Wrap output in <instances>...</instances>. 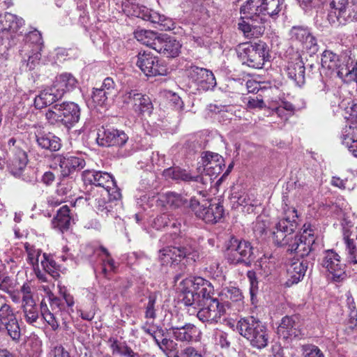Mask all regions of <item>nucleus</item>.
Masks as SVG:
<instances>
[{"label":"nucleus","instance_id":"1","mask_svg":"<svg viewBox=\"0 0 357 357\" xmlns=\"http://www.w3.org/2000/svg\"><path fill=\"white\" fill-rule=\"evenodd\" d=\"M236 328L239 334L245 337L250 346L262 349L268 346L269 335L266 326L254 317L241 318L238 320Z\"/></svg>","mask_w":357,"mask_h":357},{"label":"nucleus","instance_id":"2","mask_svg":"<svg viewBox=\"0 0 357 357\" xmlns=\"http://www.w3.org/2000/svg\"><path fill=\"white\" fill-rule=\"evenodd\" d=\"M45 119L53 126H63L70 128L80 119V108L74 102H63L50 107L45 112Z\"/></svg>","mask_w":357,"mask_h":357},{"label":"nucleus","instance_id":"3","mask_svg":"<svg viewBox=\"0 0 357 357\" xmlns=\"http://www.w3.org/2000/svg\"><path fill=\"white\" fill-rule=\"evenodd\" d=\"M237 54L243 64L257 69L262 68L270 57L268 47L261 40L240 44Z\"/></svg>","mask_w":357,"mask_h":357},{"label":"nucleus","instance_id":"4","mask_svg":"<svg viewBox=\"0 0 357 357\" xmlns=\"http://www.w3.org/2000/svg\"><path fill=\"white\" fill-rule=\"evenodd\" d=\"M82 180L86 185H94L100 188L102 196L110 197L113 199H119L121 197L120 189L117 187L114 177L109 173L93 169L84 170L82 174Z\"/></svg>","mask_w":357,"mask_h":357},{"label":"nucleus","instance_id":"5","mask_svg":"<svg viewBox=\"0 0 357 357\" xmlns=\"http://www.w3.org/2000/svg\"><path fill=\"white\" fill-rule=\"evenodd\" d=\"M284 217L275 225L273 231L274 242L280 247L285 245L288 241L295 234L296 227L297 211L294 207H289L287 204L283 207Z\"/></svg>","mask_w":357,"mask_h":357},{"label":"nucleus","instance_id":"6","mask_svg":"<svg viewBox=\"0 0 357 357\" xmlns=\"http://www.w3.org/2000/svg\"><path fill=\"white\" fill-rule=\"evenodd\" d=\"M314 242V227L305 223L303 227V234H295L283 247H287V252L303 258L312 251Z\"/></svg>","mask_w":357,"mask_h":357},{"label":"nucleus","instance_id":"7","mask_svg":"<svg viewBox=\"0 0 357 357\" xmlns=\"http://www.w3.org/2000/svg\"><path fill=\"white\" fill-rule=\"evenodd\" d=\"M226 259L231 264L248 265L253 259V247L246 241L231 238L226 250Z\"/></svg>","mask_w":357,"mask_h":357},{"label":"nucleus","instance_id":"8","mask_svg":"<svg viewBox=\"0 0 357 357\" xmlns=\"http://www.w3.org/2000/svg\"><path fill=\"white\" fill-rule=\"evenodd\" d=\"M159 258L163 264H173L181 259H185L188 264H194L199 258L196 248L192 245H183L178 247H167L160 250Z\"/></svg>","mask_w":357,"mask_h":357},{"label":"nucleus","instance_id":"9","mask_svg":"<svg viewBox=\"0 0 357 357\" xmlns=\"http://www.w3.org/2000/svg\"><path fill=\"white\" fill-rule=\"evenodd\" d=\"M190 208L195 215L206 223L215 224L223 217V206L220 204H210L207 200H204L202 204L195 197L190 202Z\"/></svg>","mask_w":357,"mask_h":357},{"label":"nucleus","instance_id":"10","mask_svg":"<svg viewBox=\"0 0 357 357\" xmlns=\"http://www.w3.org/2000/svg\"><path fill=\"white\" fill-rule=\"evenodd\" d=\"M289 34L291 42L309 55L312 56L318 52L319 45L317 39L307 26H294Z\"/></svg>","mask_w":357,"mask_h":357},{"label":"nucleus","instance_id":"11","mask_svg":"<svg viewBox=\"0 0 357 357\" xmlns=\"http://www.w3.org/2000/svg\"><path fill=\"white\" fill-rule=\"evenodd\" d=\"M228 307L227 303H221L217 298L206 300V303L197 305L196 309H199L197 317L202 322L218 323Z\"/></svg>","mask_w":357,"mask_h":357},{"label":"nucleus","instance_id":"12","mask_svg":"<svg viewBox=\"0 0 357 357\" xmlns=\"http://www.w3.org/2000/svg\"><path fill=\"white\" fill-rule=\"evenodd\" d=\"M97 135V143L102 146H123L128 140V136L123 130L113 128L102 127Z\"/></svg>","mask_w":357,"mask_h":357},{"label":"nucleus","instance_id":"13","mask_svg":"<svg viewBox=\"0 0 357 357\" xmlns=\"http://www.w3.org/2000/svg\"><path fill=\"white\" fill-rule=\"evenodd\" d=\"M136 64L146 76L164 75L167 73L166 67L151 53H139Z\"/></svg>","mask_w":357,"mask_h":357},{"label":"nucleus","instance_id":"14","mask_svg":"<svg viewBox=\"0 0 357 357\" xmlns=\"http://www.w3.org/2000/svg\"><path fill=\"white\" fill-rule=\"evenodd\" d=\"M186 73L190 79L202 90H208L216 85L213 73L206 68L190 66L186 68Z\"/></svg>","mask_w":357,"mask_h":357},{"label":"nucleus","instance_id":"15","mask_svg":"<svg viewBox=\"0 0 357 357\" xmlns=\"http://www.w3.org/2000/svg\"><path fill=\"white\" fill-rule=\"evenodd\" d=\"M163 176L166 178H171L177 182L183 181L186 183L196 182L203 186H207L211 183V178H205L204 176L192 175V173L179 167H170L164 170Z\"/></svg>","mask_w":357,"mask_h":357},{"label":"nucleus","instance_id":"16","mask_svg":"<svg viewBox=\"0 0 357 357\" xmlns=\"http://www.w3.org/2000/svg\"><path fill=\"white\" fill-rule=\"evenodd\" d=\"M202 163L203 166V172L200 176L205 178H211V183L213 178H216L222 171V167L225 166L223 158L216 153L206 152L202 157Z\"/></svg>","mask_w":357,"mask_h":357},{"label":"nucleus","instance_id":"17","mask_svg":"<svg viewBox=\"0 0 357 357\" xmlns=\"http://www.w3.org/2000/svg\"><path fill=\"white\" fill-rule=\"evenodd\" d=\"M142 13L138 10L137 17L142 18L145 21L150 22L155 24V27L160 31H170L175 28V23L170 18L152 10L148 8H143Z\"/></svg>","mask_w":357,"mask_h":357},{"label":"nucleus","instance_id":"18","mask_svg":"<svg viewBox=\"0 0 357 357\" xmlns=\"http://www.w3.org/2000/svg\"><path fill=\"white\" fill-rule=\"evenodd\" d=\"M24 24V20L16 15L10 13L0 15V33L8 39L13 38Z\"/></svg>","mask_w":357,"mask_h":357},{"label":"nucleus","instance_id":"19","mask_svg":"<svg viewBox=\"0 0 357 357\" xmlns=\"http://www.w3.org/2000/svg\"><path fill=\"white\" fill-rule=\"evenodd\" d=\"M181 44L174 37L160 34L154 43V50L167 57L174 58L178 55Z\"/></svg>","mask_w":357,"mask_h":357},{"label":"nucleus","instance_id":"20","mask_svg":"<svg viewBox=\"0 0 357 357\" xmlns=\"http://www.w3.org/2000/svg\"><path fill=\"white\" fill-rule=\"evenodd\" d=\"M55 159L59 164L61 176L63 178L68 177L74 172L81 170L86 165L82 158L74 155H58Z\"/></svg>","mask_w":357,"mask_h":357},{"label":"nucleus","instance_id":"21","mask_svg":"<svg viewBox=\"0 0 357 357\" xmlns=\"http://www.w3.org/2000/svg\"><path fill=\"white\" fill-rule=\"evenodd\" d=\"M213 292L214 288L209 281L201 277H196L193 293L195 301L191 306L196 309L197 305L206 303V300L214 299L215 298H212Z\"/></svg>","mask_w":357,"mask_h":357},{"label":"nucleus","instance_id":"22","mask_svg":"<svg viewBox=\"0 0 357 357\" xmlns=\"http://www.w3.org/2000/svg\"><path fill=\"white\" fill-rule=\"evenodd\" d=\"M335 281H340L344 277L343 265L340 263V256L333 250H327L321 263Z\"/></svg>","mask_w":357,"mask_h":357},{"label":"nucleus","instance_id":"23","mask_svg":"<svg viewBox=\"0 0 357 357\" xmlns=\"http://www.w3.org/2000/svg\"><path fill=\"white\" fill-rule=\"evenodd\" d=\"M87 200L101 215L113 216L114 215V203L112 202L114 199L110 197L102 196L101 192H96L95 188L91 190Z\"/></svg>","mask_w":357,"mask_h":357},{"label":"nucleus","instance_id":"24","mask_svg":"<svg viewBox=\"0 0 357 357\" xmlns=\"http://www.w3.org/2000/svg\"><path fill=\"white\" fill-rule=\"evenodd\" d=\"M169 331L177 341L183 342H190L197 340L200 333L199 329L190 323L181 326L172 325Z\"/></svg>","mask_w":357,"mask_h":357},{"label":"nucleus","instance_id":"25","mask_svg":"<svg viewBox=\"0 0 357 357\" xmlns=\"http://www.w3.org/2000/svg\"><path fill=\"white\" fill-rule=\"evenodd\" d=\"M296 316H285L277 328V333L284 340L292 339L300 334L299 326Z\"/></svg>","mask_w":357,"mask_h":357},{"label":"nucleus","instance_id":"26","mask_svg":"<svg viewBox=\"0 0 357 357\" xmlns=\"http://www.w3.org/2000/svg\"><path fill=\"white\" fill-rule=\"evenodd\" d=\"M63 91L58 89L54 85L47 88L39 93L34 99V105L36 109H43L52 105L62 98Z\"/></svg>","mask_w":357,"mask_h":357},{"label":"nucleus","instance_id":"27","mask_svg":"<svg viewBox=\"0 0 357 357\" xmlns=\"http://www.w3.org/2000/svg\"><path fill=\"white\" fill-rule=\"evenodd\" d=\"M288 77L294 80L298 86L305 82L304 63L299 54L296 53L295 58L288 62L286 68Z\"/></svg>","mask_w":357,"mask_h":357},{"label":"nucleus","instance_id":"28","mask_svg":"<svg viewBox=\"0 0 357 357\" xmlns=\"http://www.w3.org/2000/svg\"><path fill=\"white\" fill-rule=\"evenodd\" d=\"M261 2V0H247L245 3L241 7L242 18L263 24L266 19L263 17Z\"/></svg>","mask_w":357,"mask_h":357},{"label":"nucleus","instance_id":"29","mask_svg":"<svg viewBox=\"0 0 357 357\" xmlns=\"http://www.w3.org/2000/svg\"><path fill=\"white\" fill-rule=\"evenodd\" d=\"M350 58H349L346 63L341 62L340 56L331 50H325L321 54V67L324 69L331 70L332 73H335L340 77L338 72L343 68L342 67L349 65Z\"/></svg>","mask_w":357,"mask_h":357},{"label":"nucleus","instance_id":"30","mask_svg":"<svg viewBox=\"0 0 357 357\" xmlns=\"http://www.w3.org/2000/svg\"><path fill=\"white\" fill-rule=\"evenodd\" d=\"M36 141L38 146L50 151H57L61 147V139L52 132L36 133Z\"/></svg>","mask_w":357,"mask_h":357},{"label":"nucleus","instance_id":"31","mask_svg":"<svg viewBox=\"0 0 357 357\" xmlns=\"http://www.w3.org/2000/svg\"><path fill=\"white\" fill-rule=\"evenodd\" d=\"M162 343L170 350L167 353V357H202L192 347H185L181 351L177 350L178 344L172 340L163 338Z\"/></svg>","mask_w":357,"mask_h":357},{"label":"nucleus","instance_id":"32","mask_svg":"<svg viewBox=\"0 0 357 357\" xmlns=\"http://www.w3.org/2000/svg\"><path fill=\"white\" fill-rule=\"evenodd\" d=\"M308 268V262L306 259L296 260L292 262L287 268V273L289 276L288 282L296 284L301 281Z\"/></svg>","mask_w":357,"mask_h":357},{"label":"nucleus","instance_id":"33","mask_svg":"<svg viewBox=\"0 0 357 357\" xmlns=\"http://www.w3.org/2000/svg\"><path fill=\"white\" fill-rule=\"evenodd\" d=\"M195 286V278H186L178 284V289L182 294V302L186 306H191L195 299L193 293Z\"/></svg>","mask_w":357,"mask_h":357},{"label":"nucleus","instance_id":"34","mask_svg":"<svg viewBox=\"0 0 357 357\" xmlns=\"http://www.w3.org/2000/svg\"><path fill=\"white\" fill-rule=\"evenodd\" d=\"M27 162L28 158L26 152L22 150L17 151L9 162L10 172L15 176H19L26 167Z\"/></svg>","mask_w":357,"mask_h":357},{"label":"nucleus","instance_id":"35","mask_svg":"<svg viewBox=\"0 0 357 357\" xmlns=\"http://www.w3.org/2000/svg\"><path fill=\"white\" fill-rule=\"evenodd\" d=\"M73 220L70 210L66 205L63 206L57 211L56 216L53 220L55 227H58L61 231L67 230L70 224V221Z\"/></svg>","mask_w":357,"mask_h":357},{"label":"nucleus","instance_id":"36","mask_svg":"<svg viewBox=\"0 0 357 357\" xmlns=\"http://www.w3.org/2000/svg\"><path fill=\"white\" fill-rule=\"evenodd\" d=\"M77 84V79L71 73H63L56 77L53 85L58 89H62L64 95L67 91L75 89Z\"/></svg>","mask_w":357,"mask_h":357},{"label":"nucleus","instance_id":"37","mask_svg":"<svg viewBox=\"0 0 357 357\" xmlns=\"http://www.w3.org/2000/svg\"><path fill=\"white\" fill-rule=\"evenodd\" d=\"M257 23L252 21V24H250L243 20L238 23V29L243 33L245 38H258L264 33V27L262 25H257Z\"/></svg>","mask_w":357,"mask_h":357},{"label":"nucleus","instance_id":"38","mask_svg":"<svg viewBox=\"0 0 357 357\" xmlns=\"http://www.w3.org/2000/svg\"><path fill=\"white\" fill-rule=\"evenodd\" d=\"M284 0H261V9L263 17L267 15L271 17L277 16L284 7Z\"/></svg>","mask_w":357,"mask_h":357},{"label":"nucleus","instance_id":"39","mask_svg":"<svg viewBox=\"0 0 357 357\" xmlns=\"http://www.w3.org/2000/svg\"><path fill=\"white\" fill-rule=\"evenodd\" d=\"M132 108L135 112L140 114L145 113L150 114L152 112L153 104L149 96L140 93L139 96H137Z\"/></svg>","mask_w":357,"mask_h":357},{"label":"nucleus","instance_id":"40","mask_svg":"<svg viewBox=\"0 0 357 357\" xmlns=\"http://www.w3.org/2000/svg\"><path fill=\"white\" fill-rule=\"evenodd\" d=\"M135 38L141 43L154 50V43L158 38L155 32L150 30L140 29L134 32Z\"/></svg>","mask_w":357,"mask_h":357},{"label":"nucleus","instance_id":"41","mask_svg":"<svg viewBox=\"0 0 357 357\" xmlns=\"http://www.w3.org/2000/svg\"><path fill=\"white\" fill-rule=\"evenodd\" d=\"M22 310L26 321L29 324H33L39 317V311L35 301L28 300V303H23Z\"/></svg>","mask_w":357,"mask_h":357},{"label":"nucleus","instance_id":"42","mask_svg":"<svg viewBox=\"0 0 357 357\" xmlns=\"http://www.w3.org/2000/svg\"><path fill=\"white\" fill-rule=\"evenodd\" d=\"M256 266L258 273L263 278H266L275 269V261L272 257H268L264 255L257 261Z\"/></svg>","mask_w":357,"mask_h":357},{"label":"nucleus","instance_id":"43","mask_svg":"<svg viewBox=\"0 0 357 357\" xmlns=\"http://www.w3.org/2000/svg\"><path fill=\"white\" fill-rule=\"evenodd\" d=\"M165 202L167 204L173 209L179 208L188 202L187 199L182 195L174 192H167L164 195Z\"/></svg>","mask_w":357,"mask_h":357},{"label":"nucleus","instance_id":"44","mask_svg":"<svg viewBox=\"0 0 357 357\" xmlns=\"http://www.w3.org/2000/svg\"><path fill=\"white\" fill-rule=\"evenodd\" d=\"M24 248L27 253V261L30 264L34 270L38 268L39 261H40L41 250L36 249L33 245L29 243H25Z\"/></svg>","mask_w":357,"mask_h":357},{"label":"nucleus","instance_id":"45","mask_svg":"<svg viewBox=\"0 0 357 357\" xmlns=\"http://www.w3.org/2000/svg\"><path fill=\"white\" fill-rule=\"evenodd\" d=\"M1 325L3 326V331H6L8 335H9L13 341L18 342L20 340L21 331L17 318L1 324Z\"/></svg>","mask_w":357,"mask_h":357},{"label":"nucleus","instance_id":"46","mask_svg":"<svg viewBox=\"0 0 357 357\" xmlns=\"http://www.w3.org/2000/svg\"><path fill=\"white\" fill-rule=\"evenodd\" d=\"M148 301L145 305L144 316L146 319H155L156 318L158 293L151 292L149 294Z\"/></svg>","mask_w":357,"mask_h":357},{"label":"nucleus","instance_id":"47","mask_svg":"<svg viewBox=\"0 0 357 357\" xmlns=\"http://www.w3.org/2000/svg\"><path fill=\"white\" fill-rule=\"evenodd\" d=\"M26 46L30 47L31 45H33L34 50H42L43 47V40L40 31L35 29L29 32L26 36Z\"/></svg>","mask_w":357,"mask_h":357},{"label":"nucleus","instance_id":"48","mask_svg":"<svg viewBox=\"0 0 357 357\" xmlns=\"http://www.w3.org/2000/svg\"><path fill=\"white\" fill-rule=\"evenodd\" d=\"M342 68L338 72L340 78L347 81L354 80L357 83V60L355 66H353V61L350 59L349 65Z\"/></svg>","mask_w":357,"mask_h":357},{"label":"nucleus","instance_id":"49","mask_svg":"<svg viewBox=\"0 0 357 357\" xmlns=\"http://www.w3.org/2000/svg\"><path fill=\"white\" fill-rule=\"evenodd\" d=\"M331 6L334 10V13L337 19L342 17L345 19L347 15V8L349 6L348 0H332Z\"/></svg>","mask_w":357,"mask_h":357},{"label":"nucleus","instance_id":"50","mask_svg":"<svg viewBox=\"0 0 357 357\" xmlns=\"http://www.w3.org/2000/svg\"><path fill=\"white\" fill-rule=\"evenodd\" d=\"M16 318L11 306L0 299V324L6 323Z\"/></svg>","mask_w":357,"mask_h":357},{"label":"nucleus","instance_id":"51","mask_svg":"<svg viewBox=\"0 0 357 357\" xmlns=\"http://www.w3.org/2000/svg\"><path fill=\"white\" fill-rule=\"evenodd\" d=\"M301 351L302 357H325L324 352L314 344H303Z\"/></svg>","mask_w":357,"mask_h":357},{"label":"nucleus","instance_id":"52","mask_svg":"<svg viewBox=\"0 0 357 357\" xmlns=\"http://www.w3.org/2000/svg\"><path fill=\"white\" fill-rule=\"evenodd\" d=\"M139 1L140 0H123L122 6L126 12L137 17L135 13L138 12V10L140 13H142V8H146V6L141 5Z\"/></svg>","mask_w":357,"mask_h":357},{"label":"nucleus","instance_id":"53","mask_svg":"<svg viewBox=\"0 0 357 357\" xmlns=\"http://www.w3.org/2000/svg\"><path fill=\"white\" fill-rule=\"evenodd\" d=\"M40 264L45 271L50 274L54 273V270L56 269V261L50 255L46 253H43L40 259Z\"/></svg>","mask_w":357,"mask_h":357},{"label":"nucleus","instance_id":"54","mask_svg":"<svg viewBox=\"0 0 357 357\" xmlns=\"http://www.w3.org/2000/svg\"><path fill=\"white\" fill-rule=\"evenodd\" d=\"M344 242L349 259L354 264H357V250L354 240L349 237H344Z\"/></svg>","mask_w":357,"mask_h":357},{"label":"nucleus","instance_id":"55","mask_svg":"<svg viewBox=\"0 0 357 357\" xmlns=\"http://www.w3.org/2000/svg\"><path fill=\"white\" fill-rule=\"evenodd\" d=\"M213 339L215 344L219 345L221 348H228L230 346L227 334L222 331L215 330L213 333Z\"/></svg>","mask_w":357,"mask_h":357},{"label":"nucleus","instance_id":"56","mask_svg":"<svg viewBox=\"0 0 357 357\" xmlns=\"http://www.w3.org/2000/svg\"><path fill=\"white\" fill-rule=\"evenodd\" d=\"M40 58L41 54L40 50H31V52L28 55V59L24 60V61L26 62V66L29 68V70H31L35 69L40 63Z\"/></svg>","mask_w":357,"mask_h":357},{"label":"nucleus","instance_id":"57","mask_svg":"<svg viewBox=\"0 0 357 357\" xmlns=\"http://www.w3.org/2000/svg\"><path fill=\"white\" fill-rule=\"evenodd\" d=\"M342 144L348 148L349 151L357 158V130L351 137L345 136Z\"/></svg>","mask_w":357,"mask_h":357},{"label":"nucleus","instance_id":"58","mask_svg":"<svg viewBox=\"0 0 357 357\" xmlns=\"http://www.w3.org/2000/svg\"><path fill=\"white\" fill-rule=\"evenodd\" d=\"M110 97H112L110 95L98 88L94 89L91 96L93 101L99 105H105L107 99Z\"/></svg>","mask_w":357,"mask_h":357},{"label":"nucleus","instance_id":"59","mask_svg":"<svg viewBox=\"0 0 357 357\" xmlns=\"http://www.w3.org/2000/svg\"><path fill=\"white\" fill-rule=\"evenodd\" d=\"M224 294L227 298L232 301H238L242 300L243 296L238 288L231 287H227L222 290Z\"/></svg>","mask_w":357,"mask_h":357},{"label":"nucleus","instance_id":"60","mask_svg":"<svg viewBox=\"0 0 357 357\" xmlns=\"http://www.w3.org/2000/svg\"><path fill=\"white\" fill-rule=\"evenodd\" d=\"M170 218L173 219V213H164L160 215H158L153 221L154 227H155L157 229L166 227L167 220H170Z\"/></svg>","mask_w":357,"mask_h":357},{"label":"nucleus","instance_id":"61","mask_svg":"<svg viewBox=\"0 0 357 357\" xmlns=\"http://www.w3.org/2000/svg\"><path fill=\"white\" fill-rule=\"evenodd\" d=\"M58 287L59 293L60 296L62 298V300L65 301L68 307H72L75 304L73 296L68 292V290L65 287L59 285Z\"/></svg>","mask_w":357,"mask_h":357},{"label":"nucleus","instance_id":"62","mask_svg":"<svg viewBox=\"0 0 357 357\" xmlns=\"http://www.w3.org/2000/svg\"><path fill=\"white\" fill-rule=\"evenodd\" d=\"M99 89L102 90V91H105L107 94L111 96L115 94L114 82L110 77L105 78Z\"/></svg>","mask_w":357,"mask_h":357},{"label":"nucleus","instance_id":"63","mask_svg":"<svg viewBox=\"0 0 357 357\" xmlns=\"http://www.w3.org/2000/svg\"><path fill=\"white\" fill-rule=\"evenodd\" d=\"M50 301V306L53 310L57 309L59 311L65 310V304L63 303L62 299L55 296L52 293L49 295Z\"/></svg>","mask_w":357,"mask_h":357},{"label":"nucleus","instance_id":"64","mask_svg":"<svg viewBox=\"0 0 357 357\" xmlns=\"http://www.w3.org/2000/svg\"><path fill=\"white\" fill-rule=\"evenodd\" d=\"M139 94L140 93L135 89L126 91L121 97L122 101L126 104L132 103L134 105L137 96H139Z\"/></svg>","mask_w":357,"mask_h":357}]
</instances>
